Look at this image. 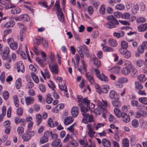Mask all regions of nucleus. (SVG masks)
<instances>
[{"instance_id": "obj_1", "label": "nucleus", "mask_w": 147, "mask_h": 147, "mask_svg": "<svg viewBox=\"0 0 147 147\" xmlns=\"http://www.w3.org/2000/svg\"><path fill=\"white\" fill-rule=\"evenodd\" d=\"M108 22L105 24V26L108 28L112 29L115 28L117 25H119V23L117 19L113 16L109 15L107 17Z\"/></svg>"}, {"instance_id": "obj_2", "label": "nucleus", "mask_w": 147, "mask_h": 147, "mask_svg": "<svg viewBox=\"0 0 147 147\" xmlns=\"http://www.w3.org/2000/svg\"><path fill=\"white\" fill-rule=\"evenodd\" d=\"M114 112L116 115L118 117H122V119L124 122L127 123L130 121V119L128 115L125 113H122L120 110L117 108H115Z\"/></svg>"}, {"instance_id": "obj_3", "label": "nucleus", "mask_w": 147, "mask_h": 147, "mask_svg": "<svg viewBox=\"0 0 147 147\" xmlns=\"http://www.w3.org/2000/svg\"><path fill=\"white\" fill-rule=\"evenodd\" d=\"M82 102V104H79V106L80 107L81 111L82 113H87V112L90 109L89 106V101L87 98H85Z\"/></svg>"}, {"instance_id": "obj_4", "label": "nucleus", "mask_w": 147, "mask_h": 147, "mask_svg": "<svg viewBox=\"0 0 147 147\" xmlns=\"http://www.w3.org/2000/svg\"><path fill=\"white\" fill-rule=\"evenodd\" d=\"M95 87L96 91L99 94L102 93H106L109 90L108 86L107 85L104 86L100 87L98 84H96Z\"/></svg>"}, {"instance_id": "obj_5", "label": "nucleus", "mask_w": 147, "mask_h": 147, "mask_svg": "<svg viewBox=\"0 0 147 147\" xmlns=\"http://www.w3.org/2000/svg\"><path fill=\"white\" fill-rule=\"evenodd\" d=\"M35 134L34 131H28L26 133H24L22 136V138L25 141H28Z\"/></svg>"}, {"instance_id": "obj_6", "label": "nucleus", "mask_w": 147, "mask_h": 147, "mask_svg": "<svg viewBox=\"0 0 147 147\" xmlns=\"http://www.w3.org/2000/svg\"><path fill=\"white\" fill-rule=\"evenodd\" d=\"M59 2L57 1L55 4L54 9H57V16H60L61 18H63V14L62 13L61 9L60 8Z\"/></svg>"}, {"instance_id": "obj_7", "label": "nucleus", "mask_w": 147, "mask_h": 147, "mask_svg": "<svg viewBox=\"0 0 147 147\" xmlns=\"http://www.w3.org/2000/svg\"><path fill=\"white\" fill-rule=\"evenodd\" d=\"M77 50L78 53L81 52L84 53L87 57L89 56V52L88 48L85 45H83L82 46H80L77 48Z\"/></svg>"}, {"instance_id": "obj_8", "label": "nucleus", "mask_w": 147, "mask_h": 147, "mask_svg": "<svg viewBox=\"0 0 147 147\" xmlns=\"http://www.w3.org/2000/svg\"><path fill=\"white\" fill-rule=\"evenodd\" d=\"M49 137V131H46L44 133L43 136L40 139L39 142L40 144H43L47 142L48 138Z\"/></svg>"}, {"instance_id": "obj_9", "label": "nucleus", "mask_w": 147, "mask_h": 147, "mask_svg": "<svg viewBox=\"0 0 147 147\" xmlns=\"http://www.w3.org/2000/svg\"><path fill=\"white\" fill-rule=\"evenodd\" d=\"M14 121L16 124L20 123L22 126H24L26 124V121L24 118H20L19 117H16L15 118Z\"/></svg>"}, {"instance_id": "obj_10", "label": "nucleus", "mask_w": 147, "mask_h": 147, "mask_svg": "<svg viewBox=\"0 0 147 147\" xmlns=\"http://www.w3.org/2000/svg\"><path fill=\"white\" fill-rule=\"evenodd\" d=\"M119 51L121 54L123 55L125 58L129 59L131 56V53L129 51L124 50L123 49H119Z\"/></svg>"}, {"instance_id": "obj_11", "label": "nucleus", "mask_w": 147, "mask_h": 147, "mask_svg": "<svg viewBox=\"0 0 147 147\" xmlns=\"http://www.w3.org/2000/svg\"><path fill=\"white\" fill-rule=\"evenodd\" d=\"M87 126L88 129V133L89 136L91 138L95 136H96V134L95 132L92 129L91 125L88 124L87 125Z\"/></svg>"}, {"instance_id": "obj_12", "label": "nucleus", "mask_w": 147, "mask_h": 147, "mask_svg": "<svg viewBox=\"0 0 147 147\" xmlns=\"http://www.w3.org/2000/svg\"><path fill=\"white\" fill-rule=\"evenodd\" d=\"M61 140L59 139L54 140L51 143V145L53 147H61L62 146Z\"/></svg>"}, {"instance_id": "obj_13", "label": "nucleus", "mask_w": 147, "mask_h": 147, "mask_svg": "<svg viewBox=\"0 0 147 147\" xmlns=\"http://www.w3.org/2000/svg\"><path fill=\"white\" fill-rule=\"evenodd\" d=\"M85 76L87 80L90 82L91 84H94V81L92 75L90 72L86 73Z\"/></svg>"}, {"instance_id": "obj_14", "label": "nucleus", "mask_w": 147, "mask_h": 147, "mask_svg": "<svg viewBox=\"0 0 147 147\" xmlns=\"http://www.w3.org/2000/svg\"><path fill=\"white\" fill-rule=\"evenodd\" d=\"M49 67L51 71L55 74H57L58 72L57 65V64L53 65H51L49 63Z\"/></svg>"}, {"instance_id": "obj_15", "label": "nucleus", "mask_w": 147, "mask_h": 147, "mask_svg": "<svg viewBox=\"0 0 147 147\" xmlns=\"http://www.w3.org/2000/svg\"><path fill=\"white\" fill-rule=\"evenodd\" d=\"M108 45L111 47H115L118 45V43L117 40L113 38H110L108 41Z\"/></svg>"}, {"instance_id": "obj_16", "label": "nucleus", "mask_w": 147, "mask_h": 147, "mask_svg": "<svg viewBox=\"0 0 147 147\" xmlns=\"http://www.w3.org/2000/svg\"><path fill=\"white\" fill-rule=\"evenodd\" d=\"M25 100L26 105H29L33 103L34 98L31 96L26 97H25Z\"/></svg>"}, {"instance_id": "obj_17", "label": "nucleus", "mask_w": 147, "mask_h": 147, "mask_svg": "<svg viewBox=\"0 0 147 147\" xmlns=\"http://www.w3.org/2000/svg\"><path fill=\"white\" fill-rule=\"evenodd\" d=\"M71 115L74 117H76L79 113V110L77 107H73L71 111Z\"/></svg>"}, {"instance_id": "obj_18", "label": "nucleus", "mask_w": 147, "mask_h": 147, "mask_svg": "<svg viewBox=\"0 0 147 147\" xmlns=\"http://www.w3.org/2000/svg\"><path fill=\"white\" fill-rule=\"evenodd\" d=\"M109 97L112 99H118L119 96L114 90H111L109 92Z\"/></svg>"}, {"instance_id": "obj_19", "label": "nucleus", "mask_w": 147, "mask_h": 147, "mask_svg": "<svg viewBox=\"0 0 147 147\" xmlns=\"http://www.w3.org/2000/svg\"><path fill=\"white\" fill-rule=\"evenodd\" d=\"M118 99H116L115 100L112 101V105L114 107H120L121 106V104L119 100Z\"/></svg>"}, {"instance_id": "obj_20", "label": "nucleus", "mask_w": 147, "mask_h": 147, "mask_svg": "<svg viewBox=\"0 0 147 147\" xmlns=\"http://www.w3.org/2000/svg\"><path fill=\"white\" fill-rule=\"evenodd\" d=\"M73 121L74 119L72 117H68L64 119V123L65 125H67L71 123Z\"/></svg>"}, {"instance_id": "obj_21", "label": "nucleus", "mask_w": 147, "mask_h": 147, "mask_svg": "<svg viewBox=\"0 0 147 147\" xmlns=\"http://www.w3.org/2000/svg\"><path fill=\"white\" fill-rule=\"evenodd\" d=\"M102 143L105 147H111L110 142L107 139H103L102 140Z\"/></svg>"}, {"instance_id": "obj_22", "label": "nucleus", "mask_w": 147, "mask_h": 147, "mask_svg": "<svg viewBox=\"0 0 147 147\" xmlns=\"http://www.w3.org/2000/svg\"><path fill=\"white\" fill-rule=\"evenodd\" d=\"M138 29L139 32H142L147 30V23L142 24L139 26Z\"/></svg>"}, {"instance_id": "obj_23", "label": "nucleus", "mask_w": 147, "mask_h": 147, "mask_svg": "<svg viewBox=\"0 0 147 147\" xmlns=\"http://www.w3.org/2000/svg\"><path fill=\"white\" fill-rule=\"evenodd\" d=\"M124 33L123 31H120L119 32H114L113 34V35L117 38H119L123 37L124 35Z\"/></svg>"}, {"instance_id": "obj_24", "label": "nucleus", "mask_w": 147, "mask_h": 147, "mask_svg": "<svg viewBox=\"0 0 147 147\" xmlns=\"http://www.w3.org/2000/svg\"><path fill=\"white\" fill-rule=\"evenodd\" d=\"M43 38L41 37L37 36L34 41V44L35 45L38 46L41 42H42Z\"/></svg>"}, {"instance_id": "obj_25", "label": "nucleus", "mask_w": 147, "mask_h": 147, "mask_svg": "<svg viewBox=\"0 0 147 147\" xmlns=\"http://www.w3.org/2000/svg\"><path fill=\"white\" fill-rule=\"evenodd\" d=\"M21 56L22 58L24 59H26L28 57V60L30 62H31V59L28 54L27 52H26V53L24 51H22L21 52Z\"/></svg>"}, {"instance_id": "obj_26", "label": "nucleus", "mask_w": 147, "mask_h": 147, "mask_svg": "<svg viewBox=\"0 0 147 147\" xmlns=\"http://www.w3.org/2000/svg\"><path fill=\"white\" fill-rule=\"evenodd\" d=\"M15 22L13 21H10L7 22L4 25L5 28H7L12 27L15 24Z\"/></svg>"}, {"instance_id": "obj_27", "label": "nucleus", "mask_w": 147, "mask_h": 147, "mask_svg": "<svg viewBox=\"0 0 147 147\" xmlns=\"http://www.w3.org/2000/svg\"><path fill=\"white\" fill-rule=\"evenodd\" d=\"M131 72L130 68L125 67L123 68L122 70V73L125 75H127L129 74Z\"/></svg>"}, {"instance_id": "obj_28", "label": "nucleus", "mask_w": 147, "mask_h": 147, "mask_svg": "<svg viewBox=\"0 0 147 147\" xmlns=\"http://www.w3.org/2000/svg\"><path fill=\"white\" fill-rule=\"evenodd\" d=\"M82 114L84 117L82 119V121L86 124H87L88 122V117L89 116L88 113H82Z\"/></svg>"}, {"instance_id": "obj_29", "label": "nucleus", "mask_w": 147, "mask_h": 147, "mask_svg": "<svg viewBox=\"0 0 147 147\" xmlns=\"http://www.w3.org/2000/svg\"><path fill=\"white\" fill-rule=\"evenodd\" d=\"M21 11V9L19 8H13L11 10V13L14 14L19 13Z\"/></svg>"}, {"instance_id": "obj_30", "label": "nucleus", "mask_w": 147, "mask_h": 147, "mask_svg": "<svg viewBox=\"0 0 147 147\" xmlns=\"http://www.w3.org/2000/svg\"><path fill=\"white\" fill-rule=\"evenodd\" d=\"M6 113V108L5 106H3L2 109V113L0 115V122L1 121Z\"/></svg>"}, {"instance_id": "obj_31", "label": "nucleus", "mask_w": 147, "mask_h": 147, "mask_svg": "<svg viewBox=\"0 0 147 147\" xmlns=\"http://www.w3.org/2000/svg\"><path fill=\"white\" fill-rule=\"evenodd\" d=\"M46 101L48 104L51 103L53 100V98L51 97V95L49 93H48L46 95Z\"/></svg>"}, {"instance_id": "obj_32", "label": "nucleus", "mask_w": 147, "mask_h": 147, "mask_svg": "<svg viewBox=\"0 0 147 147\" xmlns=\"http://www.w3.org/2000/svg\"><path fill=\"white\" fill-rule=\"evenodd\" d=\"M16 87L17 89L20 88L22 86V80L21 79L18 78L16 81Z\"/></svg>"}, {"instance_id": "obj_33", "label": "nucleus", "mask_w": 147, "mask_h": 147, "mask_svg": "<svg viewBox=\"0 0 147 147\" xmlns=\"http://www.w3.org/2000/svg\"><path fill=\"white\" fill-rule=\"evenodd\" d=\"M100 77H98V78L100 80L105 82H107L108 81V79L107 77L104 74H100Z\"/></svg>"}, {"instance_id": "obj_34", "label": "nucleus", "mask_w": 147, "mask_h": 147, "mask_svg": "<svg viewBox=\"0 0 147 147\" xmlns=\"http://www.w3.org/2000/svg\"><path fill=\"white\" fill-rule=\"evenodd\" d=\"M135 88L136 89L138 90H141L143 88L142 85L138 82H135Z\"/></svg>"}, {"instance_id": "obj_35", "label": "nucleus", "mask_w": 147, "mask_h": 147, "mask_svg": "<svg viewBox=\"0 0 147 147\" xmlns=\"http://www.w3.org/2000/svg\"><path fill=\"white\" fill-rule=\"evenodd\" d=\"M82 64L83 65V67H82L81 66L80 67H78L77 68V69L78 71H79L81 74H82V70L83 69L85 71H86V65L84 62V61L83 60H82Z\"/></svg>"}, {"instance_id": "obj_36", "label": "nucleus", "mask_w": 147, "mask_h": 147, "mask_svg": "<svg viewBox=\"0 0 147 147\" xmlns=\"http://www.w3.org/2000/svg\"><path fill=\"white\" fill-rule=\"evenodd\" d=\"M37 124L39 125L42 121V117L40 114H37L36 116Z\"/></svg>"}, {"instance_id": "obj_37", "label": "nucleus", "mask_w": 147, "mask_h": 147, "mask_svg": "<svg viewBox=\"0 0 147 147\" xmlns=\"http://www.w3.org/2000/svg\"><path fill=\"white\" fill-rule=\"evenodd\" d=\"M121 0H108V3L111 5L114 6L116 4L121 2Z\"/></svg>"}, {"instance_id": "obj_38", "label": "nucleus", "mask_w": 147, "mask_h": 147, "mask_svg": "<svg viewBox=\"0 0 147 147\" xmlns=\"http://www.w3.org/2000/svg\"><path fill=\"white\" fill-rule=\"evenodd\" d=\"M138 78L141 82H144L146 80V78L145 77V75L144 74H141L138 76Z\"/></svg>"}, {"instance_id": "obj_39", "label": "nucleus", "mask_w": 147, "mask_h": 147, "mask_svg": "<svg viewBox=\"0 0 147 147\" xmlns=\"http://www.w3.org/2000/svg\"><path fill=\"white\" fill-rule=\"evenodd\" d=\"M50 135L51 138L52 140H56L58 137V136L57 134L53 133L51 131H49V136Z\"/></svg>"}, {"instance_id": "obj_40", "label": "nucleus", "mask_w": 147, "mask_h": 147, "mask_svg": "<svg viewBox=\"0 0 147 147\" xmlns=\"http://www.w3.org/2000/svg\"><path fill=\"white\" fill-rule=\"evenodd\" d=\"M93 61L94 63L96 65L98 68L100 66L101 63L100 61L97 58H94Z\"/></svg>"}, {"instance_id": "obj_41", "label": "nucleus", "mask_w": 147, "mask_h": 147, "mask_svg": "<svg viewBox=\"0 0 147 147\" xmlns=\"http://www.w3.org/2000/svg\"><path fill=\"white\" fill-rule=\"evenodd\" d=\"M103 51L104 52H113L114 51V49L111 47L106 46L103 48Z\"/></svg>"}, {"instance_id": "obj_42", "label": "nucleus", "mask_w": 147, "mask_h": 147, "mask_svg": "<svg viewBox=\"0 0 147 147\" xmlns=\"http://www.w3.org/2000/svg\"><path fill=\"white\" fill-rule=\"evenodd\" d=\"M20 17L22 18V20L26 21H28L30 20L29 16L26 14H24L20 15Z\"/></svg>"}, {"instance_id": "obj_43", "label": "nucleus", "mask_w": 147, "mask_h": 147, "mask_svg": "<svg viewBox=\"0 0 147 147\" xmlns=\"http://www.w3.org/2000/svg\"><path fill=\"white\" fill-rule=\"evenodd\" d=\"M121 48L123 49H126L128 47V44L125 41H122L121 42Z\"/></svg>"}, {"instance_id": "obj_44", "label": "nucleus", "mask_w": 147, "mask_h": 147, "mask_svg": "<svg viewBox=\"0 0 147 147\" xmlns=\"http://www.w3.org/2000/svg\"><path fill=\"white\" fill-rule=\"evenodd\" d=\"M129 141L127 138H125L123 140L122 143L123 147H129Z\"/></svg>"}, {"instance_id": "obj_45", "label": "nucleus", "mask_w": 147, "mask_h": 147, "mask_svg": "<svg viewBox=\"0 0 147 147\" xmlns=\"http://www.w3.org/2000/svg\"><path fill=\"white\" fill-rule=\"evenodd\" d=\"M125 65L127 67L130 69H132L133 66L131 63L130 61L126 60L125 61Z\"/></svg>"}, {"instance_id": "obj_46", "label": "nucleus", "mask_w": 147, "mask_h": 147, "mask_svg": "<svg viewBox=\"0 0 147 147\" xmlns=\"http://www.w3.org/2000/svg\"><path fill=\"white\" fill-rule=\"evenodd\" d=\"M10 47L13 50H16L17 48L18 47V45L17 43L15 42L14 41L12 43H11L10 45H9Z\"/></svg>"}, {"instance_id": "obj_47", "label": "nucleus", "mask_w": 147, "mask_h": 147, "mask_svg": "<svg viewBox=\"0 0 147 147\" xmlns=\"http://www.w3.org/2000/svg\"><path fill=\"white\" fill-rule=\"evenodd\" d=\"M115 7L116 9L119 10H123L124 9L125 6L123 4H119L116 5Z\"/></svg>"}, {"instance_id": "obj_48", "label": "nucleus", "mask_w": 147, "mask_h": 147, "mask_svg": "<svg viewBox=\"0 0 147 147\" xmlns=\"http://www.w3.org/2000/svg\"><path fill=\"white\" fill-rule=\"evenodd\" d=\"M24 131V129L22 127H19L17 129V131L18 134L21 135L23 134Z\"/></svg>"}, {"instance_id": "obj_49", "label": "nucleus", "mask_w": 147, "mask_h": 147, "mask_svg": "<svg viewBox=\"0 0 147 147\" xmlns=\"http://www.w3.org/2000/svg\"><path fill=\"white\" fill-rule=\"evenodd\" d=\"M26 28L24 27H23L22 29L20 30V40L21 41H22L23 39V36L24 35V32H25Z\"/></svg>"}, {"instance_id": "obj_50", "label": "nucleus", "mask_w": 147, "mask_h": 147, "mask_svg": "<svg viewBox=\"0 0 147 147\" xmlns=\"http://www.w3.org/2000/svg\"><path fill=\"white\" fill-rule=\"evenodd\" d=\"M3 96L5 100H7L9 97V95L8 91H5L3 93Z\"/></svg>"}, {"instance_id": "obj_51", "label": "nucleus", "mask_w": 147, "mask_h": 147, "mask_svg": "<svg viewBox=\"0 0 147 147\" xmlns=\"http://www.w3.org/2000/svg\"><path fill=\"white\" fill-rule=\"evenodd\" d=\"M16 112L17 115L18 116H22L23 113V109L21 107L17 109Z\"/></svg>"}, {"instance_id": "obj_52", "label": "nucleus", "mask_w": 147, "mask_h": 147, "mask_svg": "<svg viewBox=\"0 0 147 147\" xmlns=\"http://www.w3.org/2000/svg\"><path fill=\"white\" fill-rule=\"evenodd\" d=\"M139 101L143 104L145 105L147 104V98L142 97L140 98L139 99Z\"/></svg>"}, {"instance_id": "obj_53", "label": "nucleus", "mask_w": 147, "mask_h": 147, "mask_svg": "<svg viewBox=\"0 0 147 147\" xmlns=\"http://www.w3.org/2000/svg\"><path fill=\"white\" fill-rule=\"evenodd\" d=\"M131 123L132 126L134 127H137L139 124L138 121L136 119L133 120L132 121Z\"/></svg>"}, {"instance_id": "obj_54", "label": "nucleus", "mask_w": 147, "mask_h": 147, "mask_svg": "<svg viewBox=\"0 0 147 147\" xmlns=\"http://www.w3.org/2000/svg\"><path fill=\"white\" fill-rule=\"evenodd\" d=\"M15 6L10 2H8L6 3L5 5V8L8 9L11 8L15 7Z\"/></svg>"}, {"instance_id": "obj_55", "label": "nucleus", "mask_w": 147, "mask_h": 147, "mask_svg": "<svg viewBox=\"0 0 147 147\" xmlns=\"http://www.w3.org/2000/svg\"><path fill=\"white\" fill-rule=\"evenodd\" d=\"M101 107H98L95 108L94 110V113L96 115H100L101 113Z\"/></svg>"}, {"instance_id": "obj_56", "label": "nucleus", "mask_w": 147, "mask_h": 147, "mask_svg": "<svg viewBox=\"0 0 147 147\" xmlns=\"http://www.w3.org/2000/svg\"><path fill=\"white\" fill-rule=\"evenodd\" d=\"M128 81V79L125 78H122L119 79V82L120 83H125Z\"/></svg>"}, {"instance_id": "obj_57", "label": "nucleus", "mask_w": 147, "mask_h": 147, "mask_svg": "<svg viewBox=\"0 0 147 147\" xmlns=\"http://www.w3.org/2000/svg\"><path fill=\"white\" fill-rule=\"evenodd\" d=\"M59 89L62 91H63L65 92H67V86L65 84H64L63 86H60L59 85Z\"/></svg>"}, {"instance_id": "obj_58", "label": "nucleus", "mask_w": 147, "mask_h": 147, "mask_svg": "<svg viewBox=\"0 0 147 147\" xmlns=\"http://www.w3.org/2000/svg\"><path fill=\"white\" fill-rule=\"evenodd\" d=\"M130 16V14L127 12L124 13L121 15V17L125 19L129 18Z\"/></svg>"}, {"instance_id": "obj_59", "label": "nucleus", "mask_w": 147, "mask_h": 147, "mask_svg": "<svg viewBox=\"0 0 147 147\" xmlns=\"http://www.w3.org/2000/svg\"><path fill=\"white\" fill-rule=\"evenodd\" d=\"M48 124L49 126L51 127H54V124L53 123L52 119L51 118H49L48 119Z\"/></svg>"}, {"instance_id": "obj_60", "label": "nucleus", "mask_w": 147, "mask_h": 147, "mask_svg": "<svg viewBox=\"0 0 147 147\" xmlns=\"http://www.w3.org/2000/svg\"><path fill=\"white\" fill-rule=\"evenodd\" d=\"M39 88L40 90L42 92H44L46 91V88L44 85L42 84H40L39 86Z\"/></svg>"}, {"instance_id": "obj_61", "label": "nucleus", "mask_w": 147, "mask_h": 147, "mask_svg": "<svg viewBox=\"0 0 147 147\" xmlns=\"http://www.w3.org/2000/svg\"><path fill=\"white\" fill-rule=\"evenodd\" d=\"M33 50L36 54H38L39 52V49L38 46L35 45L33 49Z\"/></svg>"}, {"instance_id": "obj_62", "label": "nucleus", "mask_w": 147, "mask_h": 147, "mask_svg": "<svg viewBox=\"0 0 147 147\" xmlns=\"http://www.w3.org/2000/svg\"><path fill=\"white\" fill-rule=\"evenodd\" d=\"M69 144L74 147H76L78 145V144L77 142L74 140H73L71 141L70 142Z\"/></svg>"}, {"instance_id": "obj_63", "label": "nucleus", "mask_w": 147, "mask_h": 147, "mask_svg": "<svg viewBox=\"0 0 147 147\" xmlns=\"http://www.w3.org/2000/svg\"><path fill=\"white\" fill-rule=\"evenodd\" d=\"M105 8L104 6L102 5L99 9L100 13L101 14H104L105 13Z\"/></svg>"}, {"instance_id": "obj_64", "label": "nucleus", "mask_w": 147, "mask_h": 147, "mask_svg": "<svg viewBox=\"0 0 147 147\" xmlns=\"http://www.w3.org/2000/svg\"><path fill=\"white\" fill-rule=\"evenodd\" d=\"M88 13L90 15H91L92 14L94 10L92 7V6H90L88 7Z\"/></svg>"}]
</instances>
